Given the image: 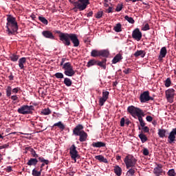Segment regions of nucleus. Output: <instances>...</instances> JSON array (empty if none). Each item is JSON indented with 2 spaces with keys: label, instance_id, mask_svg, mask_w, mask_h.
<instances>
[{
  "label": "nucleus",
  "instance_id": "obj_25",
  "mask_svg": "<svg viewBox=\"0 0 176 176\" xmlns=\"http://www.w3.org/2000/svg\"><path fill=\"white\" fill-rule=\"evenodd\" d=\"M38 159L36 158H30L27 162L28 166H36L38 164Z\"/></svg>",
  "mask_w": 176,
  "mask_h": 176
},
{
  "label": "nucleus",
  "instance_id": "obj_33",
  "mask_svg": "<svg viewBox=\"0 0 176 176\" xmlns=\"http://www.w3.org/2000/svg\"><path fill=\"white\" fill-rule=\"evenodd\" d=\"M97 61L96 60V59H91L90 60L87 65V67H93V65H97Z\"/></svg>",
  "mask_w": 176,
  "mask_h": 176
},
{
  "label": "nucleus",
  "instance_id": "obj_39",
  "mask_svg": "<svg viewBox=\"0 0 176 176\" xmlns=\"http://www.w3.org/2000/svg\"><path fill=\"white\" fill-rule=\"evenodd\" d=\"M136 116H138V120L139 122L142 120V117L145 116V114L144 113V111L142 110L138 115H136Z\"/></svg>",
  "mask_w": 176,
  "mask_h": 176
},
{
  "label": "nucleus",
  "instance_id": "obj_43",
  "mask_svg": "<svg viewBox=\"0 0 176 176\" xmlns=\"http://www.w3.org/2000/svg\"><path fill=\"white\" fill-rule=\"evenodd\" d=\"M30 153L32 156V157H34V159H36V157H39V155L36 153V152L35 151V150L32 149V151H30Z\"/></svg>",
  "mask_w": 176,
  "mask_h": 176
},
{
  "label": "nucleus",
  "instance_id": "obj_31",
  "mask_svg": "<svg viewBox=\"0 0 176 176\" xmlns=\"http://www.w3.org/2000/svg\"><path fill=\"white\" fill-rule=\"evenodd\" d=\"M63 83L67 87H70V86H72V80H71L69 78H65Z\"/></svg>",
  "mask_w": 176,
  "mask_h": 176
},
{
  "label": "nucleus",
  "instance_id": "obj_10",
  "mask_svg": "<svg viewBox=\"0 0 176 176\" xmlns=\"http://www.w3.org/2000/svg\"><path fill=\"white\" fill-rule=\"evenodd\" d=\"M175 90H174V89H170L166 90L165 92L168 102L170 104H173V102H174V96H175Z\"/></svg>",
  "mask_w": 176,
  "mask_h": 176
},
{
  "label": "nucleus",
  "instance_id": "obj_23",
  "mask_svg": "<svg viewBox=\"0 0 176 176\" xmlns=\"http://www.w3.org/2000/svg\"><path fill=\"white\" fill-rule=\"evenodd\" d=\"M166 54H167V48H166V47H162L160 50L159 58H164Z\"/></svg>",
  "mask_w": 176,
  "mask_h": 176
},
{
  "label": "nucleus",
  "instance_id": "obj_49",
  "mask_svg": "<svg viewBox=\"0 0 176 176\" xmlns=\"http://www.w3.org/2000/svg\"><path fill=\"white\" fill-rule=\"evenodd\" d=\"M123 9V4H118L116 8V12H120Z\"/></svg>",
  "mask_w": 176,
  "mask_h": 176
},
{
  "label": "nucleus",
  "instance_id": "obj_37",
  "mask_svg": "<svg viewBox=\"0 0 176 176\" xmlns=\"http://www.w3.org/2000/svg\"><path fill=\"white\" fill-rule=\"evenodd\" d=\"M38 20H40V21L45 25H47V24H49V21H47V19H46V18L43 16H38Z\"/></svg>",
  "mask_w": 176,
  "mask_h": 176
},
{
  "label": "nucleus",
  "instance_id": "obj_15",
  "mask_svg": "<svg viewBox=\"0 0 176 176\" xmlns=\"http://www.w3.org/2000/svg\"><path fill=\"white\" fill-rule=\"evenodd\" d=\"M42 35L44 36V38H46L47 39H51L53 40L55 38L54 35L50 30H44L42 32Z\"/></svg>",
  "mask_w": 176,
  "mask_h": 176
},
{
  "label": "nucleus",
  "instance_id": "obj_11",
  "mask_svg": "<svg viewBox=\"0 0 176 176\" xmlns=\"http://www.w3.org/2000/svg\"><path fill=\"white\" fill-rule=\"evenodd\" d=\"M140 100L141 102H147V101H153V98L149 96V92L146 91L141 94Z\"/></svg>",
  "mask_w": 176,
  "mask_h": 176
},
{
  "label": "nucleus",
  "instance_id": "obj_61",
  "mask_svg": "<svg viewBox=\"0 0 176 176\" xmlns=\"http://www.w3.org/2000/svg\"><path fill=\"white\" fill-rule=\"evenodd\" d=\"M8 78L10 80H13V79H14V76H13V74L11 73L10 75L8 76Z\"/></svg>",
  "mask_w": 176,
  "mask_h": 176
},
{
  "label": "nucleus",
  "instance_id": "obj_63",
  "mask_svg": "<svg viewBox=\"0 0 176 176\" xmlns=\"http://www.w3.org/2000/svg\"><path fill=\"white\" fill-rule=\"evenodd\" d=\"M65 60H66L65 58H62L61 62H60V65H61V66H63V65H64V63H65Z\"/></svg>",
  "mask_w": 176,
  "mask_h": 176
},
{
  "label": "nucleus",
  "instance_id": "obj_53",
  "mask_svg": "<svg viewBox=\"0 0 176 176\" xmlns=\"http://www.w3.org/2000/svg\"><path fill=\"white\" fill-rule=\"evenodd\" d=\"M126 122V120L124 118H122L120 120V126L121 127H124V123Z\"/></svg>",
  "mask_w": 176,
  "mask_h": 176
},
{
  "label": "nucleus",
  "instance_id": "obj_26",
  "mask_svg": "<svg viewBox=\"0 0 176 176\" xmlns=\"http://www.w3.org/2000/svg\"><path fill=\"white\" fill-rule=\"evenodd\" d=\"M167 133V130L164 129H158V135L160 138H164L166 137V133Z\"/></svg>",
  "mask_w": 176,
  "mask_h": 176
},
{
  "label": "nucleus",
  "instance_id": "obj_41",
  "mask_svg": "<svg viewBox=\"0 0 176 176\" xmlns=\"http://www.w3.org/2000/svg\"><path fill=\"white\" fill-rule=\"evenodd\" d=\"M54 76L57 78V79H64V74L63 73H56L54 74Z\"/></svg>",
  "mask_w": 176,
  "mask_h": 176
},
{
  "label": "nucleus",
  "instance_id": "obj_12",
  "mask_svg": "<svg viewBox=\"0 0 176 176\" xmlns=\"http://www.w3.org/2000/svg\"><path fill=\"white\" fill-rule=\"evenodd\" d=\"M142 111L141 109L135 107L133 105L129 106L127 108V112H129L131 116H137Z\"/></svg>",
  "mask_w": 176,
  "mask_h": 176
},
{
  "label": "nucleus",
  "instance_id": "obj_60",
  "mask_svg": "<svg viewBox=\"0 0 176 176\" xmlns=\"http://www.w3.org/2000/svg\"><path fill=\"white\" fill-rule=\"evenodd\" d=\"M6 148H9V144H6L2 146H0V149H5Z\"/></svg>",
  "mask_w": 176,
  "mask_h": 176
},
{
  "label": "nucleus",
  "instance_id": "obj_47",
  "mask_svg": "<svg viewBox=\"0 0 176 176\" xmlns=\"http://www.w3.org/2000/svg\"><path fill=\"white\" fill-rule=\"evenodd\" d=\"M102 14H104V12L102 11H99L96 13L95 17L96 19H101V17H102Z\"/></svg>",
  "mask_w": 176,
  "mask_h": 176
},
{
  "label": "nucleus",
  "instance_id": "obj_21",
  "mask_svg": "<svg viewBox=\"0 0 176 176\" xmlns=\"http://www.w3.org/2000/svg\"><path fill=\"white\" fill-rule=\"evenodd\" d=\"M39 166H37L36 168H34L32 170V175L33 176H41L42 175V170L40 169L39 170Z\"/></svg>",
  "mask_w": 176,
  "mask_h": 176
},
{
  "label": "nucleus",
  "instance_id": "obj_46",
  "mask_svg": "<svg viewBox=\"0 0 176 176\" xmlns=\"http://www.w3.org/2000/svg\"><path fill=\"white\" fill-rule=\"evenodd\" d=\"M168 175L169 176H176V173L174 169H170L168 171Z\"/></svg>",
  "mask_w": 176,
  "mask_h": 176
},
{
  "label": "nucleus",
  "instance_id": "obj_29",
  "mask_svg": "<svg viewBox=\"0 0 176 176\" xmlns=\"http://www.w3.org/2000/svg\"><path fill=\"white\" fill-rule=\"evenodd\" d=\"M54 127H58L60 130H65V125L63 124L61 121H59L58 122H56L54 124Z\"/></svg>",
  "mask_w": 176,
  "mask_h": 176
},
{
  "label": "nucleus",
  "instance_id": "obj_62",
  "mask_svg": "<svg viewBox=\"0 0 176 176\" xmlns=\"http://www.w3.org/2000/svg\"><path fill=\"white\" fill-rule=\"evenodd\" d=\"M88 17H93V11H90L89 13L87 14Z\"/></svg>",
  "mask_w": 176,
  "mask_h": 176
},
{
  "label": "nucleus",
  "instance_id": "obj_59",
  "mask_svg": "<svg viewBox=\"0 0 176 176\" xmlns=\"http://www.w3.org/2000/svg\"><path fill=\"white\" fill-rule=\"evenodd\" d=\"M146 120L147 122H152V120H153V118L152 116H148L146 118Z\"/></svg>",
  "mask_w": 176,
  "mask_h": 176
},
{
  "label": "nucleus",
  "instance_id": "obj_24",
  "mask_svg": "<svg viewBox=\"0 0 176 176\" xmlns=\"http://www.w3.org/2000/svg\"><path fill=\"white\" fill-rule=\"evenodd\" d=\"M120 60H123V56H122V54H118L115 56V57L112 60V63L113 64H116L117 63H119Z\"/></svg>",
  "mask_w": 176,
  "mask_h": 176
},
{
  "label": "nucleus",
  "instance_id": "obj_20",
  "mask_svg": "<svg viewBox=\"0 0 176 176\" xmlns=\"http://www.w3.org/2000/svg\"><path fill=\"white\" fill-rule=\"evenodd\" d=\"M27 63V58L23 57L19 60V67L20 69H24V64Z\"/></svg>",
  "mask_w": 176,
  "mask_h": 176
},
{
  "label": "nucleus",
  "instance_id": "obj_51",
  "mask_svg": "<svg viewBox=\"0 0 176 176\" xmlns=\"http://www.w3.org/2000/svg\"><path fill=\"white\" fill-rule=\"evenodd\" d=\"M142 154L144 156H148L149 155V150H148V148H144L143 149Z\"/></svg>",
  "mask_w": 176,
  "mask_h": 176
},
{
  "label": "nucleus",
  "instance_id": "obj_28",
  "mask_svg": "<svg viewBox=\"0 0 176 176\" xmlns=\"http://www.w3.org/2000/svg\"><path fill=\"white\" fill-rule=\"evenodd\" d=\"M20 58V55H17L16 54H11L10 55V59L11 61H13V63H16L19 60V58Z\"/></svg>",
  "mask_w": 176,
  "mask_h": 176
},
{
  "label": "nucleus",
  "instance_id": "obj_45",
  "mask_svg": "<svg viewBox=\"0 0 176 176\" xmlns=\"http://www.w3.org/2000/svg\"><path fill=\"white\" fill-rule=\"evenodd\" d=\"M107 101V99L104 98H100L99 99V105L100 107H102L104 105V104H105V102Z\"/></svg>",
  "mask_w": 176,
  "mask_h": 176
},
{
  "label": "nucleus",
  "instance_id": "obj_7",
  "mask_svg": "<svg viewBox=\"0 0 176 176\" xmlns=\"http://www.w3.org/2000/svg\"><path fill=\"white\" fill-rule=\"evenodd\" d=\"M73 5L80 11L85 10L87 6L90 5V0H78V1H74Z\"/></svg>",
  "mask_w": 176,
  "mask_h": 176
},
{
  "label": "nucleus",
  "instance_id": "obj_5",
  "mask_svg": "<svg viewBox=\"0 0 176 176\" xmlns=\"http://www.w3.org/2000/svg\"><path fill=\"white\" fill-rule=\"evenodd\" d=\"M91 56V57H104L107 58L109 57V51L108 50H92Z\"/></svg>",
  "mask_w": 176,
  "mask_h": 176
},
{
  "label": "nucleus",
  "instance_id": "obj_6",
  "mask_svg": "<svg viewBox=\"0 0 176 176\" xmlns=\"http://www.w3.org/2000/svg\"><path fill=\"white\" fill-rule=\"evenodd\" d=\"M62 68L65 70L64 74L66 76H74L75 75L76 72L71 63L67 62L64 63Z\"/></svg>",
  "mask_w": 176,
  "mask_h": 176
},
{
  "label": "nucleus",
  "instance_id": "obj_40",
  "mask_svg": "<svg viewBox=\"0 0 176 176\" xmlns=\"http://www.w3.org/2000/svg\"><path fill=\"white\" fill-rule=\"evenodd\" d=\"M6 96L7 97H10L12 96V87L8 86L6 89Z\"/></svg>",
  "mask_w": 176,
  "mask_h": 176
},
{
  "label": "nucleus",
  "instance_id": "obj_8",
  "mask_svg": "<svg viewBox=\"0 0 176 176\" xmlns=\"http://www.w3.org/2000/svg\"><path fill=\"white\" fill-rule=\"evenodd\" d=\"M32 111H34V106L23 105L18 109L17 112L21 115H28L32 113Z\"/></svg>",
  "mask_w": 176,
  "mask_h": 176
},
{
  "label": "nucleus",
  "instance_id": "obj_36",
  "mask_svg": "<svg viewBox=\"0 0 176 176\" xmlns=\"http://www.w3.org/2000/svg\"><path fill=\"white\" fill-rule=\"evenodd\" d=\"M50 113H52V111H50L49 108L44 109L41 111V115L47 116V115H50Z\"/></svg>",
  "mask_w": 176,
  "mask_h": 176
},
{
  "label": "nucleus",
  "instance_id": "obj_52",
  "mask_svg": "<svg viewBox=\"0 0 176 176\" xmlns=\"http://www.w3.org/2000/svg\"><path fill=\"white\" fill-rule=\"evenodd\" d=\"M142 130L144 131V133H149V127L148 126H142Z\"/></svg>",
  "mask_w": 176,
  "mask_h": 176
},
{
  "label": "nucleus",
  "instance_id": "obj_13",
  "mask_svg": "<svg viewBox=\"0 0 176 176\" xmlns=\"http://www.w3.org/2000/svg\"><path fill=\"white\" fill-rule=\"evenodd\" d=\"M132 38L139 41L142 38V33L138 28L135 29L132 32Z\"/></svg>",
  "mask_w": 176,
  "mask_h": 176
},
{
  "label": "nucleus",
  "instance_id": "obj_17",
  "mask_svg": "<svg viewBox=\"0 0 176 176\" xmlns=\"http://www.w3.org/2000/svg\"><path fill=\"white\" fill-rule=\"evenodd\" d=\"M163 166L162 164H158L157 167L154 168L153 173L156 176H160L162 175V173H163Z\"/></svg>",
  "mask_w": 176,
  "mask_h": 176
},
{
  "label": "nucleus",
  "instance_id": "obj_50",
  "mask_svg": "<svg viewBox=\"0 0 176 176\" xmlns=\"http://www.w3.org/2000/svg\"><path fill=\"white\" fill-rule=\"evenodd\" d=\"M127 173L130 174V175H134L135 174V170L133 168H131L127 171Z\"/></svg>",
  "mask_w": 176,
  "mask_h": 176
},
{
  "label": "nucleus",
  "instance_id": "obj_57",
  "mask_svg": "<svg viewBox=\"0 0 176 176\" xmlns=\"http://www.w3.org/2000/svg\"><path fill=\"white\" fill-rule=\"evenodd\" d=\"M10 98L11 100H12V101H17V100H19V97L17 96V95L12 96Z\"/></svg>",
  "mask_w": 176,
  "mask_h": 176
},
{
  "label": "nucleus",
  "instance_id": "obj_3",
  "mask_svg": "<svg viewBox=\"0 0 176 176\" xmlns=\"http://www.w3.org/2000/svg\"><path fill=\"white\" fill-rule=\"evenodd\" d=\"M74 135H76L79 137L80 142H85L87 141V133L83 131V125L78 124L73 130Z\"/></svg>",
  "mask_w": 176,
  "mask_h": 176
},
{
  "label": "nucleus",
  "instance_id": "obj_4",
  "mask_svg": "<svg viewBox=\"0 0 176 176\" xmlns=\"http://www.w3.org/2000/svg\"><path fill=\"white\" fill-rule=\"evenodd\" d=\"M124 162L127 169L131 168H134L137 164L138 160L131 155H128L125 157Z\"/></svg>",
  "mask_w": 176,
  "mask_h": 176
},
{
  "label": "nucleus",
  "instance_id": "obj_44",
  "mask_svg": "<svg viewBox=\"0 0 176 176\" xmlns=\"http://www.w3.org/2000/svg\"><path fill=\"white\" fill-rule=\"evenodd\" d=\"M109 96V91H103L102 92V98H104L105 100H108V97Z\"/></svg>",
  "mask_w": 176,
  "mask_h": 176
},
{
  "label": "nucleus",
  "instance_id": "obj_14",
  "mask_svg": "<svg viewBox=\"0 0 176 176\" xmlns=\"http://www.w3.org/2000/svg\"><path fill=\"white\" fill-rule=\"evenodd\" d=\"M176 135L174 131L172 129V131L169 133V135L168 136V144H175L176 142Z\"/></svg>",
  "mask_w": 176,
  "mask_h": 176
},
{
  "label": "nucleus",
  "instance_id": "obj_27",
  "mask_svg": "<svg viewBox=\"0 0 176 176\" xmlns=\"http://www.w3.org/2000/svg\"><path fill=\"white\" fill-rule=\"evenodd\" d=\"M135 57H142V58H144L145 57V51L144 50H138L137 52H135L133 54Z\"/></svg>",
  "mask_w": 176,
  "mask_h": 176
},
{
  "label": "nucleus",
  "instance_id": "obj_1",
  "mask_svg": "<svg viewBox=\"0 0 176 176\" xmlns=\"http://www.w3.org/2000/svg\"><path fill=\"white\" fill-rule=\"evenodd\" d=\"M6 28V32L9 36L10 35H16V32L19 31V25L17 24V21L16 18L12 15H7V23Z\"/></svg>",
  "mask_w": 176,
  "mask_h": 176
},
{
  "label": "nucleus",
  "instance_id": "obj_32",
  "mask_svg": "<svg viewBox=\"0 0 176 176\" xmlns=\"http://www.w3.org/2000/svg\"><path fill=\"white\" fill-rule=\"evenodd\" d=\"M139 138H140L142 144H144V142H146L148 141V138L146 137V135L144 133H140L138 135Z\"/></svg>",
  "mask_w": 176,
  "mask_h": 176
},
{
  "label": "nucleus",
  "instance_id": "obj_34",
  "mask_svg": "<svg viewBox=\"0 0 176 176\" xmlns=\"http://www.w3.org/2000/svg\"><path fill=\"white\" fill-rule=\"evenodd\" d=\"M113 30L116 32H122V24L120 23H117Z\"/></svg>",
  "mask_w": 176,
  "mask_h": 176
},
{
  "label": "nucleus",
  "instance_id": "obj_54",
  "mask_svg": "<svg viewBox=\"0 0 176 176\" xmlns=\"http://www.w3.org/2000/svg\"><path fill=\"white\" fill-rule=\"evenodd\" d=\"M123 72H124V74H125V75H129V74H130V72H131V69H130V68L125 69L123 71Z\"/></svg>",
  "mask_w": 176,
  "mask_h": 176
},
{
  "label": "nucleus",
  "instance_id": "obj_16",
  "mask_svg": "<svg viewBox=\"0 0 176 176\" xmlns=\"http://www.w3.org/2000/svg\"><path fill=\"white\" fill-rule=\"evenodd\" d=\"M55 34H58V38L62 43H64V41H65V38H67V35L68 33L62 32L60 30H55Z\"/></svg>",
  "mask_w": 176,
  "mask_h": 176
},
{
  "label": "nucleus",
  "instance_id": "obj_56",
  "mask_svg": "<svg viewBox=\"0 0 176 176\" xmlns=\"http://www.w3.org/2000/svg\"><path fill=\"white\" fill-rule=\"evenodd\" d=\"M106 12L107 13H113V7H109V8L106 10Z\"/></svg>",
  "mask_w": 176,
  "mask_h": 176
},
{
  "label": "nucleus",
  "instance_id": "obj_22",
  "mask_svg": "<svg viewBox=\"0 0 176 176\" xmlns=\"http://www.w3.org/2000/svg\"><path fill=\"white\" fill-rule=\"evenodd\" d=\"M96 160H98L100 162L108 164V160L105 157H104V155H99L95 156Z\"/></svg>",
  "mask_w": 176,
  "mask_h": 176
},
{
  "label": "nucleus",
  "instance_id": "obj_42",
  "mask_svg": "<svg viewBox=\"0 0 176 176\" xmlns=\"http://www.w3.org/2000/svg\"><path fill=\"white\" fill-rule=\"evenodd\" d=\"M164 85L166 87H170V86H171V79L170 78H166L164 82Z\"/></svg>",
  "mask_w": 176,
  "mask_h": 176
},
{
  "label": "nucleus",
  "instance_id": "obj_35",
  "mask_svg": "<svg viewBox=\"0 0 176 176\" xmlns=\"http://www.w3.org/2000/svg\"><path fill=\"white\" fill-rule=\"evenodd\" d=\"M124 19L126 20V21H128V23H129L130 24H134L135 23L134 19H133V17L129 16V15H126L124 16Z\"/></svg>",
  "mask_w": 176,
  "mask_h": 176
},
{
  "label": "nucleus",
  "instance_id": "obj_48",
  "mask_svg": "<svg viewBox=\"0 0 176 176\" xmlns=\"http://www.w3.org/2000/svg\"><path fill=\"white\" fill-rule=\"evenodd\" d=\"M142 31H148V30H150L149 24L148 23H146L145 25H144L142 27Z\"/></svg>",
  "mask_w": 176,
  "mask_h": 176
},
{
  "label": "nucleus",
  "instance_id": "obj_19",
  "mask_svg": "<svg viewBox=\"0 0 176 176\" xmlns=\"http://www.w3.org/2000/svg\"><path fill=\"white\" fill-rule=\"evenodd\" d=\"M106 145L107 144L102 142H94L91 144V146H93V148H104Z\"/></svg>",
  "mask_w": 176,
  "mask_h": 176
},
{
  "label": "nucleus",
  "instance_id": "obj_18",
  "mask_svg": "<svg viewBox=\"0 0 176 176\" xmlns=\"http://www.w3.org/2000/svg\"><path fill=\"white\" fill-rule=\"evenodd\" d=\"M96 65H98V67H100L103 69H107V58H103L101 61L97 60Z\"/></svg>",
  "mask_w": 176,
  "mask_h": 176
},
{
  "label": "nucleus",
  "instance_id": "obj_58",
  "mask_svg": "<svg viewBox=\"0 0 176 176\" xmlns=\"http://www.w3.org/2000/svg\"><path fill=\"white\" fill-rule=\"evenodd\" d=\"M21 89L20 87H16V88H14L12 91V93H15L16 94V93H19V91H20Z\"/></svg>",
  "mask_w": 176,
  "mask_h": 176
},
{
  "label": "nucleus",
  "instance_id": "obj_55",
  "mask_svg": "<svg viewBox=\"0 0 176 176\" xmlns=\"http://www.w3.org/2000/svg\"><path fill=\"white\" fill-rule=\"evenodd\" d=\"M4 170L7 173H12V171H13V170L12 169V166H7Z\"/></svg>",
  "mask_w": 176,
  "mask_h": 176
},
{
  "label": "nucleus",
  "instance_id": "obj_9",
  "mask_svg": "<svg viewBox=\"0 0 176 176\" xmlns=\"http://www.w3.org/2000/svg\"><path fill=\"white\" fill-rule=\"evenodd\" d=\"M69 153L72 160H74V163H76V159H80V155L78 154L76 151V146L75 144H72L69 148Z\"/></svg>",
  "mask_w": 176,
  "mask_h": 176
},
{
  "label": "nucleus",
  "instance_id": "obj_2",
  "mask_svg": "<svg viewBox=\"0 0 176 176\" xmlns=\"http://www.w3.org/2000/svg\"><path fill=\"white\" fill-rule=\"evenodd\" d=\"M71 42L73 43L74 47H78L79 45H80V41H79V38H78V35L76 34H68L63 41V44L65 46H71Z\"/></svg>",
  "mask_w": 176,
  "mask_h": 176
},
{
  "label": "nucleus",
  "instance_id": "obj_30",
  "mask_svg": "<svg viewBox=\"0 0 176 176\" xmlns=\"http://www.w3.org/2000/svg\"><path fill=\"white\" fill-rule=\"evenodd\" d=\"M122 168H120L119 166L116 165L114 167V173L117 176L122 175Z\"/></svg>",
  "mask_w": 176,
  "mask_h": 176
},
{
  "label": "nucleus",
  "instance_id": "obj_38",
  "mask_svg": "<svg viewBox=\"0 0 176 176\" xmlns=\"http://www.w3.org/2000/svg\"><path fill=\"white\" fill-rule=\"evenodd\" d=\"M38 160L41 162V163H45V164H49V160H45L43 157H38Z\"/></svg>",
  "mask_w": 176,
  "mask_h": 176
},
{
  "label": "nucleus",
  "instance_id": "obj_64",
  "mask_svg": "<svg viewBox=\"0 0 176 176\" xmlns=\"http://www.w3.org/2000/svg\"><path fill=\"white\" fill-rule=\"evenodd\" d=\"M32 149L33 148H31L30 146L25 148V151H29V152H31L32 151Z\"/></svg>",
  "mask_w": 176,
  "mask_h": 176
}]
</instances>
